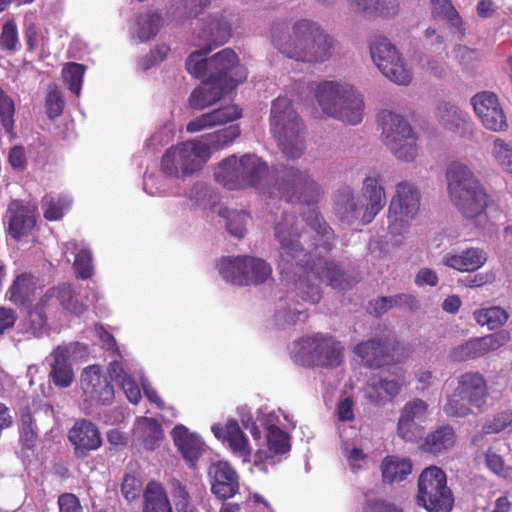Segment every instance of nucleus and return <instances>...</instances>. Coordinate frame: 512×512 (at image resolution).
Returning <instances> with one entry per match:
<instances>
[{
  "label": "nucleus",
  "instance_id": "33",
  "mask_svg": "<svg viewBox=\"0 0 512 512\" xmlns=\"http://www.w3.org/2000/svg\"><path fill=\"white\" fill-rule=\"evenodd\" d=\"M358 210L353 189L349 186L341 187L335 195V215L340 221L351 224L358 218Z\"/></svg>",
  "mask_w": 512,
  "mask_h": 512
},
{
  "label": "nucleus",
  "instance_id": "12",
  "mask_svg": "<svg viewBox=\"0 0 512 512\" xmlns=\"http://www.w3.org/2000/svg\"><path fill=\"white\" fill-rule=\"evenodd\" d=\"M419 207L420 194L416 187L406 181L398 183L388 209V228L391 233L401 234L417 215Z\"/></svg>",
  "mask_w": 512,
  "mask_h": 512
},
{
  "label": "nucleus",
  "instance_id": "22",
  "mask_svg": "<svg viewBox=\"0 0 512 512\" xmlns=\"http://www.w3.org/2000/svg\"><path fill=\"white\" fill-rule=\"evenodd\" d=\"M10 236L19 240L30 234L37 220L36 208L22 201H14L8 208Z\"/></svg>",
  "mask_w": 512,
  "mask_h": 512
},
{
  "label": "nucleus",
  "instance_id": "45",
  "mask_svg": "<svg viewBox=\"0 0 512 512\" xmlns=\"http://www.w3.org/2000/svg\"><path fill=\"white\" fill-rule=\"evenodd\" d=\"M56 290V300L63 309L77 316L86 311V304L79 300V295L75 292L71 284H59L56 287Z\"/></svg>",
  "mask_w": 512,
  "mask_h": 512
},
{
  "label": "nucleus",
  "instance_id": "54",
  "mask_svg": "<svg viewBox=\"0 0 512 512\" xmlns=\"http://www.w3.org/2000/svg\"><path fill=\"white\" fill-rule=\"evenodd\" d=\"M241 131L239 125H232L223 130H218L213 133L204 135L212 150H219L231 144L239 135Z\"/></svg>",
  "mask_w": 512,
  "mask_h": 512
},
{
  "label": "nucleus",
  "instance_id": "41",
  "mask_svg": "<svg viewBox=\"0 0 512 512\" xmlns=\"http://www.w3.org/2000/svg\"><path fill=\"white\" fill-rule=\"evenodd\" d=\"M433 18H442L447 21L461 36L465 34L463 20L451 0H431Z\"/></svg>",
  "mask_w": 512,
  "mask_h": 512
},
{
  "label": "nucleus",
  "instance_id": "4",
  "mask_svg": "<svg viewBox=\"0 0 512 512\" xmlns=\"http://www.w3.org/2000/svg\"><path fill=\"white\" fill-rule=\"evenodd\" d=\"M446 179L450 199L465 218L473 219L485 212L488 195L465 164L450 163Z\"/></svg>",
  "mask_w": 512,
  "mask_h": 512
},
{
  "label": "nucleus",
  "instance_id": "53",
  "mask_svg": "<svg viewBox=\"0 0 512 512\" xmlns=\"http://www.w3.org/2000/svg\"><path fill=\"white\" fill-rule=\"evenodd\" d=\"M86 67L83 64L70 62L62 70V78L68 84L69 90L76 96L80 95L83 76Z\"/></svg>",
  "mask_w": 512,
  "mask_h": 512
},
{
  "label": "nucleus",
  "instance_id": "64",
  "mask_svg": "<svg viewBox=\"0 0 512 512\" xmlns=\"http://www.w3.org/2000/svg\"><path fill=\"white\" fill-rule=\"evenodd\" d=\"M59 512H84L80 499L73 493L65 492L58 496Z\"/></svg>",
  "mask_w": 512,
  "mask_h": 512
},
{
  "label": "nucleus",
  "instance_id": "47",
  "mask_svg": "<svg viewBox=\"0 0 512 512\" xmlns=\"http://www.w3.org/2000/svg\"><path fill=\"white\" fill-rule=\"evenodd\" d=\"M474 318L481 326H488L489 329H497L504 325L508 319L507 312L501 307H489L476 310Z\"/></svg>",
  "mask_w": 512,
  "mask_h": 512
},
{
  "label": "nucleus",
  "instance_id": "38",
  "mask_svg": "<svg viewBox=\"0 0 512 512\" xmlns=\"http://www.w3.org/2000/svg\"><path fill=\"white\" fill-rule=\"evenodd\" d=\"M143 512H172L164 486L156 481L147 484L144 491Z\"/></svg>",
  "mask_w": 512,
  "mask_h": 512
},
{
  "label": "nucleus",
  "instance_id": "60",
  "mask_svg": "<svg viewBox=\"0 0 512 512\" xmlns=\"http://www.w3.org/2000/svg\"><path fill=\"white\" fill-rule=\"evenodd\" d=\"M18 44L17 25L14 20H8L2 27L0 46L2 49L14 51Z\"/></svg>",
  "mask_w": 512,
  "mask_h": 512
},
{
  "label": "nucleus",
  "instance_id": "55",
  "mask_svg": "<svg viewBox=\"0 0 512 512\" xmlns=\"http://www.w3.org/2000/svg\"><path fill=\"white\" fill-rule=\"evenodd\" d=\"M424 427L411 418L400 415L397 424V434L405 441L415 442L423 435Z\"/></svg>",
  "mask_w": 512,
  "mask_h": 512
},
{
  "label": "nucleus",
  "instance_id": "30",
  "mask_svg": "<svg viewBox=\"0 0 512 512\" xmlns=\"http://www.w3.org/2000/svg\"><path fill=\"white\" fill-rule=\"evenodd\" d=\"M176 447L189 461L197 460L204 451V442L197 435L190 433L184 425H176L172 430Z\"/></svg>",
  "mask_w": 512,
  "mask_h": 512
},
{
  "label": "nucleus",
  "instance_id": "27",
  "mask_svg": "<svg viewBox=\"0 0 512 512\" xmlns=\"http://www.w3.org/2000/svg\"><path fill=\"white\" fill-rule=\"evenodd\" d=\"M212 431L216 438L228 444L234 454L241 457L250 455L248 439L236 420H229L224 426L213 425Z\"/></svg>",
  "mask_w": 512,
  "mask_h": 512
},
{
  "label": "nucleus",
  "instance_id": "61",
  "mask_svg": "<svg viewBox=\"0 0 512 512\" xmlns=\"http://www.w3.org/2000/svg\"><path fill=\"white\" fill-rule=\"evenodd\" d=\"M46 112L50 119H55L63 113L64 100L57 88L50 89L45 101Z\"/></svg>",
  "mask_w": 512,
  "mask_h": 512
},
{
  "label": "nucleus",
  "instance_id": "51",
  "mask_svg": "<svg viewBox=\"0 0 512 512\" xmlns=\"http://www.w3.org/2000/svg\"><path fill=\"white\" fill-rule=\"evenodd\" d=\"M220 216L225 217L227 219L226 228L227 231L241 239L246 234V224L249 219V214L245 211H230L228 209H224L220 211Z\"/></svg>",
  "mask_w": 512,
  "mask_h": 512
},
{
  "label": "nucleus",
  "instance_id": "44",
  "mask_svg": "<svg viewBox=\"0 0 512 512\" xmlns=\"http://www.w3.org/2000/svg\"><path fill=\"white\" fill-rule=\"evenodd\" d=\"M213 49L211 44L192 52L186 60V69L189 74L197 79L205 80L210 74V58L205 56Z\"/></svg>",
  "mask_w": 512,
  "mask_h": 512
},
{
  "label": "nucleus",
  "instance_id": "52",
  "mask_svg": "<svg viewBox=\"0 0 512 512\" xmlns=\"http://www.w3.org/2000/svg\"><path fill=\"white\" fill-rule=\"evenodd\" d=\"M443 411L450 418H463L473 413L467 399L456 390L448 396Z\"/></svg>",
  "mask_w": 512,
  "mask_h": 512
},
{
  "label": "nucleus",
  "instance_id": "21",
  "mask_svg": "<svg viewBox=\"0 0 512 512\" xmlns=\"http://www.w3.org/2000/svg\"><path fill=\"white\" fill-rule=\"evenodd\" d=\"M209 476L211 478V491L219 499L226 500L238 493V475L227 462L219 461L211 465Z\"/></svg>",
  "mask_w": 512,
  "mask_h": 512
},
{
  "label": "nucleus",
  "instance_id": "5",
  "mask_svg": "<svg viewBox=\"0 0 512 512\" xmlns=\"http://www.w3.org/2000/svg\"><path fill=\"white\" fill-rule=\"evenodd\" d=\"M315 97L323 113L328 116L351 125H357L363 119V98L346 83L321 82L315 89Z\"/></svg>",
  "mask_w": 512,
  "mask_h": 512
},
{
  "label": "nucleus",
  "instance_id": "37",
  "mask_svg": "<svg viewBox=\"0 0 512 512\" xmlns=\"http://www.w3.org/2000/svg\"><path fill=\"white\" fill-rule=\"evenodd\" d=\"M467 114L457 106L442 101L434 111V117L445 130L457 131L466 123Z\"/></svg>",
  "mask_w": 512,
  "mask_h": 512
},
{
  "label": "nucleus",
  "instance_id": "42",
  "mask_svg": "<svg viewBox=\"0 0 512 512\" xmlns=\"http://www.w3.org/2000/svg\"><path fill=\"white\" fill-rule=\"evenodd\" d=\"M357 10L384 17L394 16L398 12L397 0H348Z\"/></svg>",
  "mask_w": 512,
  "mask_h": 512
},
{
  "label": "nucleus",
  "instance_id": "13",
  "mask_svg": "<svg viewBox=\"0 0 512 512\" xmlns=\"http://www.w3.org/2000/svg\"><path fill=\"white\" fill-rule=\"evenodd\" d=\"M248 71L240 64L236 53L225 48L210 58V82L225 85L233 90L239 83L246 80Z\"/></svg>",
  "mask_w": 512,
  "mask_h": 512
},
{
  "label": "nucleus",
  "instance_id": "58",
  "mask_svg": "<svg viewBox=\"0 0 512 512\" xmlns=\"http://www.w3.org/2000/svg\"><path fill=\"white\" fill-rule=\"evenodd\" d=\"M92 260V254L87 249H82L76 254L74 260V269L78 278L85 280L92 277L94 273Z\"/></svg>",
  "mask_w": 512,
  "mask_h": 512
},
{
  "label": "nucleus",
  "instance_id": "14",
  "mask_svg": "<svg viewBox=\"0 0 512 512\" xmlns=\"http://www.w3.org/2000/svg\"><path fill=\"white\" fill-rule=\"evenodd\" d=\"M403 350L399 342L386 338L361 342L354 348V353L362 358L367 367L379 368L398 362L399 356L403 355Z\"/></svg>",
  "mask_w": 512,
  "mask_h": 512
},
{
  "label": "nucleus",
  "instance_id": "26",
  "mask_svg": "<svg viewBox=\"0 0 512 512\" xmlns=\"http://www.w3.org/2000/svg\"><path fill=\"white\" fill-rule=\"evenodd\" d=\"M39 280L31 273H22L13 280L6 292V299L18 307L29 308L34 302Z\"/></svg>",
  "mask_w": 512,
  "mask_h": 512
},
{
  "label": "nucleus",
  "instance_id": "23",
  "mask_svg": "<svg viewBox=\"0 0 512 512\" xmlns=\"http://www.w3.org/2000/svg\"><path fill=\"white\" fill-rule=\"evenodd\" d=\"M467 402L477 409L485 406L488 398V385L480 372H466L458 377L455 388Z\"/></svg>",
  "mask_w": 512,
  "mask_h": 512
},
{
  "label": "nucleus",
  "instance_id": "63",
  "mask_svg": "<svg viewBox=\"0 0 512 512\" xmlns=\"http://www.w3.org/2000/svg\"><path fill=\"white\" fill-rule=\"evenodd\" d=\"M427 411V403L421 399H415L404 405L401 414L411 418L412 421L421 422L426 417Z\"/></svg>",
  "mask_w": 512,
  "mask_h": 512
},
{
  "label": "nucleus",
  "instance_id": "46",
  "mask_svg": "<svg viewBox=\"0 0 512 512\" xmlns=\"http://www.w3.org/2000/svg\"><path fill=\"white\" fill-rule=\"evenodd\" d=\"M232 35V29L229 22L220 16L214 18L207 28L203 30V37L214 43V46L222 45L226 43Z\"/></svg>",
  "mask_w": 512,
  "mask_h": 512
},
{
  "label": "nucleus",
  "instance_id": "48",
  "mask_svg": "<svg viewBox=\"0 0 512 512\" xmlns=\"http://www.w3.org/2000/svg\"><path fill=\"white\" fill-rule=\"evenodd\" d=\"M304 220L307 223V225L314 232H316L317 235L326 238L323 245L325 246V249L330 250L331 243L328 240L333 239L334 234H333L331 227L326 223V221L323 219V217L319 213L318 209L313 207V208L309 209L307 212H305Z\"/></svg>",
  "mask_w": 512,
  "mask_h": 512
},
{
  "label": "nucleus",
  "instance_id": "40",
  "mask_svg": "<svg viewBox=\"0 0 512 512\" xmlns=\"http://www.w3.org/2000/svg\"><path fill=\"white\" fill-rule=\"evenodd\" d=\"M136 432L147 450H154L163 439V429L155 418L140 417L136 421Z\"/></svg>",
  "mask_w": 512,
  "mask_h": 512
},
{
  "label": "nucleus",
  "instance_id": "10",
  "mask_svg": "<svg viewBox=\"0 0 512 512\" xmlns=\"http://www.w3.org/2000/svg\"><path fill=\"white\" fill-rule=\"evenodd\" d=\"M276 184L278 194L287 202L316 204L323 194L321 186L308 172L296 167L285 168Z\"/></svg>",
  "mask_w": 512,
  "mask_h": 512
},
{
  "label": "nucleus",
  "instance_id": "35",
  "mask_svg": "<svg viewBox=\"0 0 512 512\" xmlns=\"http://www.w3.org/2000/svg\"><path fill=\"white\" fill-rule=\"evenodd\" d=\"M486 260V253L482 249L469 248L460 255L446 257L444 264L462 272H472L483 266Z\"/></svg>",
  "mask_w": 512,
  "mask_h": 512
},
{
  "label": "nucleus",
  "instance_id": "57",
  "mask_svg": "<svg viewBox=\"0 0 512 512\" xmlns=\"http://www.w3.org/2000/svg\"><path fill=\"white\" fill-rule=\"evenodd\" d=\"M188 150L191 151L193 155L194 162L199 163V170L202 168L203 164L209 159L210 153L212 151L210 145L208 144L204 135L199 140H192L187 142H182Z\"/></svg>",
  "mask_w": 512,
  "mask_h": 512
},
{
  "label": "nucleus",
  "instance_id": "3",
  "mask_svg": "<svg viewBox=\"0 0 512 512\" xmlns=\"http://www.w3.org/2000/svg\"><path fill=\"white\" fill-rule=\"evenodd\" d=\"M269 122L283 154L290 159L300 158L305 150V126L289 98L279 96L272 102Z\"/></svg>",
  "mask_w": 512,
  "mask_h": 512
},
{
  "label": "nucleus",
  "instance_id": "17",
  "mask_svg": "<svg viewBox=\"0 0 512 512\" xmlns=\"http://www.w3.org/2000/svg\"><path fill=\"white\" fill-rule=\"evenodd\" d=\"M80 382L84 395L91 402L102 405L113 402L114 387L99 365L86 367L81 374Z\"/></svg>",
  "mask_w": 512,
  "mask_h": 512
},
{
  "label": "nucleus",
  "instance_id": "59",
  "mask_svg": "<svg viewBox=\"0 0 512 512\" xmlns=\"http://www.w3.org/2000/svg\"><path fill=\"white\" fill-rule=\"evenodd\" d=\"M493 155L502 168L512 176V146L501 139L493 144Z\"/></svg>",
  "mask_w": 512,
  "mask_h": 512
},
{
  "label": "nucleus",
  "instance_id": "15",
  "mask_svg": "<svg viewBox=\"0 0 512 512\" xmlns=\"http://www.w3.org/2000/svg\"><path fill=\"white\" fill-rule=\"evenodd\" d=\"M473 109L482 125L491 131L502 132L508 128V122L497 95L482 91L471 99Z\"/></svg>",
  "mask_w": 512,
  "mask_h": 512
},
{
  "label": "nucleus",
  "instance_id": "36",
  "mask_svg": "<svg viewBox=\"0 0 512 512\" xmlns=\"http://www.w3.org/2000/svg\"><path fill=\"white\" fill-rule=\"evenodd\" d=\"M404 383V372L401 368H398L396 372L381 377L377 383L370 385L371 391L369 392V397L375 403L381 401V392L393 398L400 393Z\"/></svg>",
  "mask_w": 512,
  "mask_h": 512
},
{
  "label": "nucleus",
  "instance_id": "9",
  "mask_svg": "<svg viewBox=\"0 0 512 512\" xmlns=\"http://www.w3.org/2000/svg\"><path fill=\"white\" fill-rule=\"evenodd\" d=\"M219 272L227 281L246 286L264 283L271 276L272 268L261 258L236 256L222 260Z\"/></svg>",
  "mask_w": 512,
  "mask_h": 512
},
{
  "label": "nucleus",
  "instance_id": "32",
  "mask_svg": "<svg viewBox=\"0 0 512 512\" xmlns=\"http://www.w3.org/2000/svg\"><path fill=\"white\" fill-rule=\"evenodd\" d=\"M240 169L243 188L257 186L269 173L267 163L253 154H246L240 158Z\"/></svg>",
  "mask_w": 512,
  "mask_h": 512
},
{
  "label": "nucleus",
  "instance_id": "62",
  "mask_svg": "<svg viewBox=\"0 0 512 512\" xmlns=\"http://www.w3.org/2000/svg\"><path fill=\"white\" fill-rule=\"evenodd\" d=\"M142 482L133 474H126L122 480L121 493L123 497L132 502L140 495Z\"/></svg>",
  "mask_w": 512,
  "mask_h": 512
},
{
  "label": "nucleus",
  "instance_id": "34",
  "mask_svg": "<svg viewBox=\"0 0 512 512\" xmlns=\"http://www.w3.org/2000/svg\"><path fill=\"white\" fill-rule=\"evenodd\" d=\"M50 376L57 386L69 387L72 384L74 373L69 364V352L66 348L58 346L54 350Z\"/></svg>",
  "mask_w": 512,
  "mask_h": 512
},
{
  "label": "nucleus",
  "instance_id": "31",
  "mask_svg": "<svg viewBox=\"0 0 512 512\" xmlns=\"http://www.w3.org/2000/svg\"><path fill=\"white\" fill-rule=\"evenodd\" d=\"M241 174L240 158H237L235 155L221 161L214 170L216 181L229 190L243 188Z\"/></svg>",
  "mask_w": 512,
  "mask_h": 512
},
{
  "label": "nucleus",
  "instance_id": "2",
  "mask_svg": "<svg viewBox=\"0 0 512 512\" xmlns=\"http://www.w3.org/2000/svg\"><path fill=\"white\" fill-rule=\"evenodd\" d=\"M296 222L294 214L283 213L282 221L275 226V236L280 243L279 269L281 273L294 272L297 274V271H294V266H299L302 275L297 283V289L301 293V298L306 302L317 303L321 299V291L313 280L307 281L305 269L309 271L313 263L310 264L309 260L306 264L302 263L308 253L300 245L301 234L295 228Z\"/></svg>",
  "mask_w": 512,
  "mask_h": 512
},
{
  "label": "nucleus",
  "instance_id": "1",
  "mask_svg": "<svg viewBox=\"0 0 512 512\" xmlns=\"http://www.w3.org/2000/svg\"><path fill=\"white\" fill-rule=\"evenodd\" d=\"M271 39L274 47L286 57L311 64L328 60L334 48L333 38L309 19L295 21L290 31L285 23H274Z\"/></svg>",
  "mask_w": 512,
  "mask_h": 512
},
{
  "label": "nucleus",
  "instance_id": "16",
  "mask_svg": "<svg viewBox=\"0 0 512 512\" xmlns=\"http://www.w3.org/2000/svg\"><path fill=\"white\" fill-rule=\"evenodd\" d=\"M510 340L505 331H499L483 337L472 338L463 344L454 347L450 358L455 362H464L483 357L492 351H496Z\"/></svg>",
  "mask_w": 512,
  "mask_h": 512
},
{
  "label": "nucleus",
  "instance_id": "8",
  "mask_svg": "<svg viewBox=\"0 0 512 512\" xmlns=\"http://www.w3.org/2000/svg\"><path fill=\"white\" fill-rule=\"evenodd\" d=\"M382 139L396 158L413 161L417 155L416 136L409 123L401 116L384 111L379 117Z\"/></svg>",
  "mask_w": 512,
  "mask_h": 512
},
{
  "label": "nucleus",
  "instance_id": "50",
  "mask_svg": "<svg viewBox=\"0 0 512 512\" xmlns=\"http://www.w3.org/2000/svg\"><path fill=\"white\" fill-rule=\"evenodd\" d=\"M267 448L272 455L285 454L290 450L289 435L276 425L267 428Z\"/></svg>",
  "mask_w": 512,
  "mask_h": 512
},
{
  "label": "nucleus",
  "instance_id": "25",
  "mask_svg": "<svg viewBox=\"0 0 512 512\" xmlns=\"http://www.w3.org/2000/svg\"><path fill=\"white\" fill-rule=\"evenodd\" d=\"M242 117V109L236 104H229L209 113H205L190 121L186 130L190 133L199 132L203 129L225 125Z\"/></svg>",
  "mask_w": 512,
  "mask_h": 512
},
{
  "label": "nucleus",
  "instance_id": "24",
  "mask_svg": "<svg viewBox=\"0 0 512 512\" xmlns=\"http://www.w3.org/2000/svg\"><path fill=\"white\" fill-rule=\"evenodd\" d=\"M380 181V176H367L363 180L362 195L367 200L360 217L363 225L371 223L386 204L385 189Z\"/></svg>",
  "mask_w": 512,
  "mask_h": 512
},
{
  "label": "nucleus",
  "instance_id": "39",
  "mask_svg": "<svg viewBox=\"0 0 512 512\" xmlns=\"http://www.w3.org/2000/svg\"><path fill=\"white\" fill-rule=\"evenodd\" d=\"M163 19L154 11L139 13L135 18L134 35L142 42L154 38L160 31Z\"/></svg>",
  "mask_w": 512,
  "mask_h": 512
},
{
  "label": "nucleus",
  "instance_id": "19",
  "mask_svg": "<svg viewBox=\"0 0 512 512\" xmlns=\"http://www.w3.org/2000/svg\"><path fill=\"white\" fill-rule=\"evenodd\" d=\"M161 169L169 177L185 178L199 171V163L194 162L191 151L179 143L166 150L161 159Z\"/></svg>",
  "mask_w": 512,
  "mask_h": 512
},
{
  "label": "nucleus",
  "instance_id": "11",
  "mask_svg": "<svg viewBox=\"0 0 512 512\" xmlns=\"http://www.w3.org/2000/svg\"><path fill=\"white\" fill-rule=\"evenodd\" d=\"M370 54L374 64L390 81L398 85H408L412 80L410 69L406 67L396 47L384 36H376L370 43Z\"/></svg>",
  "mask_w": 512,
  "mask_h": 512
},
{
  "label": "nucleus",
  "instance_id": "29",
  "mask_svg": "<svg viewBox=\"0 0 512 512\" xmlns=\"http://www.w3.org/2000/svg\"><path fill=\"white\" fill-rule=\"evenodd\" d=\"M456 434L451 425L445 424L430 432L420 448L423 452L439 455L447 452L455 445Z\"/></svg>",
  "mask_w": 512,
  "mask_h": 512
},
{
  "label": "nucleus",
  "instance_id": "7",
  "mask_svg": "<svg viewBox=\"0 0 512 512\" xmlns=\"http://www.w3.org/2000/svg\"><path fill=\"white\" fill-rule=\"evenodd\" d=\"M417 503L428 512H450L454 497L445 472L437 466L425 468L418 478Z\"/></svg>",
  "mask_w": 512,
  "mask_h": 512
},
{
  "label": "nucleus",
  "instance_id": "43",
  "mask_svg": "<svg viewBox=\"0 0 512 512\" xmlns=\"http://www.w3.org/2000/svg\"><path fill=\"white\" fill-rule=\"evenodd\" d=\"M383 479L389 483L401 481L412 472V464L409 460H399L393 456L384 458L381 464Z\"/></svg>",
  "mask_w": 512,
  "mask_h": 512
},
{
  "label": "nucleus",
  "instance_id": "18",
  "mask_svg": "<svg viewBox=\"0 0 512 512\" xmlns=\"http://www.w3.org/2000/svg\"><path fill=\"white\" fill-rule=\"evenodd\" d=\"M305 273L307 281L313 280L319 288L321 282H326L332 288L345 290L351 288L355 282L338 263L324 258L313 260V266L309 268V271L305 269Z\"/></svg>",
  "mask_w": 512,
  "mask_h": 512
},
{
  "label": "nucleus",
  "instance_id": "6",
  "mask_svg": "<svg viewBox=\"0 0 512 512\" xmlns=\"http://www.w3.org/2000/svg\"><path fill=\"white\" fill-rule=\"evenodd\" d=\"M293 361L306 368H336L344 359V346L332 335L315 333L293 343Z\"/></svg>",
  "mask_w": 512,
  "mask_h": 512
},
{
  "label": "nucleus",
  "instance_id": "56",
  "mask_svg": "<svg viewBox=\"0 0 512 512\" xmlns=\"http://www.w3.org/2000/svg\"><path fill=\"white\" fill-rule=\"evenodd\" d=\"M15 104L13 99L0 88V123L7 133L14 129Z\"/></svg>",
  "mask_w": 512,
  "mask_h": 512
},
{
  "label": "nucleus",
  "instance_id": "49",
  "mask_svg": "<svg viewBox=\"0 0 512 512\" xmlns=\"http://www.w3.org/2000/svg\"><path fill=\"white\" fill-rule=\"evenodd\" d=\"M45 205L44 218L48 221L60 220L64 211L71 205V199L67 195H47L43 199Z\"/></svg>",
  "mask_w": 512,
  "mask_h": 512
},
{
  "label": "nucleus",
  "instance_id": "20",
  "mask_svg": "<svg viewBox=\"0 0 512 512\" xmlns=\"http://www.w3.org/2000/svg\"><path fill=\"white\" fill-rule=\"evenodd\" d=\"M68 439L77 458H85L91 451L99 449L102 438L98 427L87 419L77 420L68 431Z\"/></svg>",
  "mask_w": 512,
  "mask_h": 512
},
{
  "label": "nucleus",
  "instance_id": "28",
  "mask_svg": "<svg viewBox=\"0 0 512 512\" xmlns=\"http://www.w3.org/2000/svg\"><path fill=\"white\" fill-rule=\"evenodd\" d=\"M230 91L225 85L210 82V78L207 77L192 91L189 105L192 109L203 110L225 97Z\"/></svg>",
  "mask_w": 512,
  "mask_h": 512
}]
</instances>
